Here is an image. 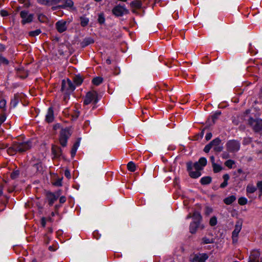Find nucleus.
I'll return each mask as SVG.
<instances>
[{"mask_svg":"<svg viewBox=\"0 0 262 262\" xmlns=\"http://www.w3.org/2000/svg\"><path fill=\"white\" fill-rule=\"evenodd\" d=\"M32 147L29 141L24 142H14L12 146L7 149V152L10 155H14L16 152L21 153L27 151Z\"/></svg>","mask_w":262,"mask_h":262,"instance_id":"f257e3e1","label":"nucleus"},{"mask_svg":"<svg viewBox=\"0 0 262 262\" xmlns=\"http://www.w3.org/2000/svg\"><path fill=\"white\" fill-rule=\"evenodd\" d=\"M72 132L69 128H62L60 132L59 142L62 147L67 146V140L71 136Z\"/></svg>","mask_w":262,"mask_h":262,"instance_id":"f03ea898","label":"nucleus"},{"mask_svg":"<svg viewBox=\"0 0 262 262\" xmlns=\"http://www.w3.org/2000/svg\"><path fill=\"white\" fill-rule=\"evenodd\" d=\"M129 12V10L126 8L124 5H121L120 4L115 6L112 9L113 14L117 17L128 14Z\"/></svg>","mask_w":262,"mask_h":262,"instance_id":"7ed1b4c3","label":"nucleus"},{"mask_svg":"<svg viewBox=\"0 0 262 262\" xmlns=\"http://www.w3.org/2000/svg\"><path fill=\"white\" fill-rule=\"evenodd\" d=\"M93 102L95 104L98 102L97 93L94 91L87 93L83 100V103L85 105H88Z\"/></svg>","mask_w":262,"mask_h":262,"instance_id":"20e7f679","label":"nucleus"},{"mask_svg":"<svg viewBox=\"0 0 262 262\" xmlns=\"http://www.w3.org/2000/svg\"><path fill=\"white\" fill-rule=\"evenodd\" d=\"M227 150L231 152L237 151L240 148V143L235 140H231L226 143Z\"/></svg>","mask_w":262,"mask_h":262,"instance_id":"39448f33","label":"nucleus"},{"mask_svg":"<svg viewBox=\"0 0 262 262\" xmlns=\"http://www.w3.org/2000/svg\"><path fill=\"white\" fill-rule=\"evenodd\" d=\"M248 123L255 132L262 130V120L250 118L248 120Z\"/></svg>","mask_w":262,"mask_h":262,"instance_id":"423d86ee","label":"nucleus"},{"mask_svg":"<svg viewBox=\"0 0 262 262\" xmlns=\"http://www.w3.org/2000/svg\"><path fill=\"white\" fill-rule=\"evenodd\" d=\"M20 16L21 18V23L23 25L30 23L33 21L34 15L33 14H29L27 10H23L20 12Z\"/></svg>","mask_w":262,"mask_h":262,"instance_id":"0eeeda50","label":"nucleus"},{"mask_svg":"<svg viewBox=\"0 0 262 262\" xmlns=\"http://www.w3.org/2000/svg\"><path fill=\"white\" fill-rule=\"evenodd\" d=\"M60 195L59 191L55 192H48L47 193V198L48 200L49 204L50 206H52L54 202L58 199Z\"/></svg>","mask_w":262,"mask_h":262,"instance_id":"6e6552de","label":"nucleus"},{"mask_svg":"<svg viewBox=\"0 0 262 262\" xmlns=\"http://www.w3.org/2000/svg\"><path fill=\"white\" fill-rule=\"evenodd\" d=\"M75 89V85L73 83L72 81L67 79L63 80L62 81L61 91H74Z\"/></svg>","mask_w":262,"mask_h":262,"instance_id":"1a4fd4ad","label":"nucleus"},{"mask_svg":"<svg viewBox=\"0 0 262 262\" xmlns=\"http://www.w3.org/2000/svg\"><path fill=\"white\" fill-rule=\"evenodd\" d=\"M70 23V21H67L63 20L58 21L55 25L57 31L59 33L64 32L67 29V25Z\"/></svg>","mask_w":262,"mask_h":262,"instance_id":"9d476101","label":"nucleus"},{"mask_svg":"<svg viewBox=\"0 0 262 262\" xmlns=\"http://www.w3.org/2000/svg\"><path fill=\"white\" fill-rule=\"evenodd\" d=\"M221 140L218 138H215L211 142L212 148L215 151L221 152L223 150V147L221 145Z\"/></svg>","mask_w":262,"mask_h":262,"instance_id":"9b49d317","label":"nucleus"},{"mask_svg":"<svg viewBox=\"0 0 262 262\" xmlns=\"http://www.w3.org/2000/svg\"><path fill=\"white\" fill-rule=\"evenodd\" d=\"M242 229V224L239 223H237L235 226L234 230L232 232V241L234 244L237 243L238 234Z\"/></svg>","mask_w":262,"mask_h":262,"instance_id":"f8f14e48","label":"nucleus"},{"mask_svg":"<svg viewBox=\"0 0 262 262\" xmlns=\"http://www.w3.org/2000/svg\"><path fill=\"white\" fill-rule=\"evenodd\" d=\"M208 256L206 253H201L195 255L192 260V262H206Z\"/></svg>","mask_w":262,"mask_h":262,"instance_id":"ddd939ff","label":"nucleus"},{"mask_svg":"<svg viewBox=\"0 0 262 262\" xmlns=\"http://www.w3.org/2000/svg\"><path fill=\"white\" fill-rule=\"evenodd\" d=\"M200 227L201 229L204 228V226L203 225H200V223L198 222H192L190 224L189 227L190 232L192 234L195 233L196 232L197 229Z\"/></svg>","mask_w":262,"mask_h":262,"instance_id":"4468645a","label":"nucleus"},{"mask_svg":"<svg viewBox=\"0 0 262 262\" xmlns=\"http://www.w3.org/2000/svg\"><path fill=\"white\" fill-rule=\"evenodd\" d=\"M59 3H62V5H58V7L61 8H72L74 5V3L72 0H59Z\"/></svg>","mask_w":262,"mask_h":262,"instance_id":"2eb2a0df","label":"nucleus"},{"mask_svg":"<svg viewBox=\"0 0 262 262\" xmlns=\"http://www.w3.org/2000/svg\"><path fill=\"white\" fill-rule=\"evenodd\" d=\"M52 152L55 158H58L61 156L62 150L59 147L53 145L52 147Z\"/></svg>","mask_w":262,"mask_h":262,"instance_id":"dca6fc26","label":"nucleus"},{"mask_svg":"<svg viewBox=\"0 0 262 262\" xmlns=\"http://www.w3.org/2000/svg\"><path fill=\"white\" fill-rule=\"evenodd\" d=\"M54 118V112L53 108L52 107H49L46 116V120L48 123H50L53 121Z\"/></svg>","mask_w":262,"mask_h":262,"instance_id":"f3484780","label":"nucleus"},{"mask_svg":"<svg viewBox=\"0 0 262 262\" xmlns=\"http://www.w3.org/2000/svg\"><path fill=\"white\" fill-rule=\"evenodd\" d=\"M59 0H37V2L41 4L47 6H51L59 3Z\"/></svg>","mask_w":262,"mask_h":262,"instance_id":"a211bd4d","label":"nucleus"},{"mask_svg":"<svg viewBox=\"0 0 262 262\" xmlns=\"http://www.w3.org/2000/svg\"><path fill=\"white\" fill-rule=\"evenodd\" d=\"M94 42V40L92 38H85L81 42V45L82 47H85Z\"/></svg>","mask_w":262,"mask_h":262,"instance_id":"6ab92c4d","label":"nucleus"},{"mask_svg":"<svg viewBox=\"0 0 262 262\" xmlns=\"http://www.w3.org/2000/svg\"><path fill=\"white\" fill-rule=\"evenodd\" d=\"M256 190V188L252 184H249L246 187V192L248 193H253Z\"/></svg>","mask_w":262,"mask_h":262,"instance_id":"aec40b11","label":"nucleus"},{"mask_svg":"<svg viewBox=\"0 0 262 262\" xmlns=\"http://www.w3.org/2000/svg\"><path fill=\"white\" fill-rule=\"evenodd\" d=\"M130 6L132 8L139 9L142 6V3L139 1H134L130 3Z\"/></svg>","mask_w":262,"mask_h":262,"instance_id":"412c9836","label":"nucleus"},{"mask_svg":"<svg viewBox=\"0 0 262 262\" xmlns=\"http://www.w3.org/2000/svg\"><path fill=\"white\" fill-rule=\"evenodd\" d=\"M212 179L210 177H204L201 179L200 183L202 185H207L211 183Z\"/></svg>","mask_w":262,"mask_h":262,"instance_id":"4be33fe9","label":"nucleus"},{"mask_svg":"<svg viewBox=\"0 0 262 262\" xmlns=\"http://www.w3.org/2000/svg\"><path fill=\"white\" fill-rule=\"evenodd\" d=\"M235 200L236 198L234 195H231L225 198L224 200V202L227 205H230L235 201Z\"/></svg>","mask_w":262,"mask_h":262,"instance_id":"5701e85b","label":"nucleus"},{"mask_svg":"<svg viewBox=\"0 0 262 262\" xmlns=\"http://www.w3.org/2000/svg\"><path fill=\"white\" fill-rule=\"evenodd\" d=\"M189 174L191 178H194V179L198 178L199 177H200L201 175V173L200 171L196 170H195V171H190Z\"/></svg>","mask_w":262,"mask_h":262,"instance_id":"b1692460","label":"nucleus"},{"mask_svg":"<svg viewBox=\"0 0 262 262\" xmlns=\"http://www.w3.org/2000/svg\"><path fill=\"white\" fill-rule=\"evenodd\" d=\"M192 217L194 220L193 222H198L199 223L202 220V216L199 212L195 211L192 215Z\"/></svg>","mask_w":262,"mask_h":262,"instance_id":"393cba45","label":"nucleus"},{"mask_svg":"<svg viewBox=\"0 0 262 262\" xmlns=\"http://www.w3.org/2000/svg\"><path fill=\"white\" fill-rule=\"evenodd\" d=\"M79 146V142H76L74 145L73 146V147L71 149V156L72 157H74L76 154V151L77 150L78 147Z\"/></svg>","mask_w":262,"mask_h":262,"instance_id":"a878e982","label":"nucleus"},{"mask_svg":"<svg viewBox=\"0 0 262 262\" xmlns=\"http://www.w3.org/2000/svg\"><path fill=\"white\" fill-rule=\"evenodd\" d=\"M127 167L128 170L130 171H132V172H134L136 170V165L132 161L129 162L127 164Z\"/></svg>","mask_w":262,"mask_h":262,"instance_id":"bb28decb","label":"nucleus"},{"mask_svg":"<svg viewBox=\"0 0 262 262\" xmlns=\"http://www.w3.org/2000/svg\"><path fill=\"white\" fill-rule=\"evenodd\" d=\"M102 78L100 77H96L93 79L92 82L94 85H98L102 82Z\"/></svg>","mask_w":262,"mask_h":262,"instance_id":"cd10ccee","label":"nucleus"},{"mask_svg":"<svg viewBox=\"0 0 262 262\" xmlns=\"http://www.w3.org/2000/svg\"><path fill=\"white\" fill-rule=\"evenodd\" d=\"M214 243V239L213 238H208L204 237L202 238V243L203 244H212Z\"/></svg>","mask_w":262,"mask_h":262,"instance_id":"c85d7f7f","label":"nucleus"},{"mask_svg":"<svg viewBox=\"0 0 262 262\" xmlns=\"http://www.w3.org/2000/svg\"><path fill=\"white\" fill-rule=\"evenodd\" d=\"M213 170L215 173L220 172L222 169V167L220 165H218L216 163H213L212 165Z\"/></svg>","mask_w":262,"mask_h":262,"instance_id":"c756f323","label":"nucleus"},{"mask_svg":"<svg viewBox=\"0 0 262 262\" xmlns=\"http://www.w3.org/2000/svg\"><path fill=\"white\" fill-rule=\"evenodd\" d=\"M74 82L76 85H79L82 82V79L79 76H76L74 78Z\"/></svg>","mask_w":262,"mask_h":262,"instance_id":"7c9ffc66","label":"nucleus"},{"mask_svg":"<svg viewBox=\"0 0 262 262\" xmlns=\"http://www.w3.org/2000/svg\"><path fill=\"white\" fill-rule=\"evenodd\" d=\"M89 22V20L88 18L84 17H80V24L82 27L86 26L88 25Z\"/></svg>","mask_w":262,"mask_h":262,"instance_id":"2f4dec72","label":"nucleus"},{"mask_svg":"<svg viewBox=\"0 0 262 262\" xmlns=\"http://www.w3.org/2000/svg\"><path fill=\"white\" fill-rule=\"evenodd\" d=\"M259 257V253L256 251H253L251 252V255L249 257V259H258Z\"/></svg>","mask_w":262,"mask_h":262,"instance_id":"473e14b6","label":"nucleus"},{"mask_svg":"<svg viewBox=\"0 0 262 262\" xmlns=\"http://www.w3.org/2000/svg\"><path fill=\"white\" fill-rule=\"evenodd\" d=\"M234 164L235 162L232 160H228L225 163V165L229 168H231Z\"/></svg>","mask_w":262,"mask_h":262,"instance_id":"72a5a7b5","label":"nucleus"},{"mask_svg":"<svg viewBox=\"0 0 262 262\" xmlns=\"http://www.w3.org/2000/svg\"><path fill=\"white\" fill-rule=\"evenodd\" d=\"M198 163H199V164L202 166V167L203 168L207 164V160L205 158H201L199 161H198Z\"/></svg>","mask_w":262,"mask_h":262,"instance_id":"f704fd0d","label":"nucleus"},{"mask_svg":"<svg viewBox=\"0 0 262 262\" xmlns=\"http://www.w3.org/2000/svg\"><path fill=\"white\" fill-rule=\"evenodd\" d=\"M238 202L241 205H244L247 203V199L244 197L239 198Z\"/></svg>","mask_w":262,"mask_h":262,"instance_id":"c9c22d12","label":"nucleus"},{"mask_svg":"<svg viewBox=\"0 0 262 262\" xmlns=\"http://www.w3.org/2000/svg\"><path fill=\"white\" fill-rule=\"evenodd\" d=\"M41 33V31L39 29H37L35 31H32L29 32V35L31 36H36L38 35Z\"/></svg>","mask_w":262,"mask_h":262,"instance_id":"e433bc0d","label":"nucleus"},{"mask_svg":"<svg viewBox=\"0 0 262 262\" xmlns=\"http://www.w3.org/2000/svg\"><path fill=\"white\" fill-rule=\"evenodd\" d=\"M217 224V219L215 216H213L210 219L209 224L211 226H214Z\"/></svg>","mask_w":262,"mask_h":262,"instance_id":"4c0bfd02","label":"nucleus"},{"mask_svg":"<svg viewBox=\"0 0 262 262\" xmlns=\"http://www.w3.org/2000/svg\"><path fill=\"white\" fill-rule=\"evenodd\" d=\"M98 21L100 24H102L105 21V18L104 15L102 13H100L98 15Z\"/></svg>","mask_w":262,"mask_h":262,"instance_id":"58836bf2","label":"nucleus"},{"mask_svg":"<svg viewBox=\"0 0 262 262\" xmlns=\"http://www.w3.org/2000/svg\"><path fill=\"white\" fill-rule=\"evenodd\" d=\"M38 19L40 22L44 23L46 21L47 18V17L43 14H40L38 16Z\"/></svg>","mask_w":262,"mask_h":262,"instance_id":"ea45409f","label":"nucleus"},{"mask_svg":"<svg viewBox=\"0 0 262 262\" xmlns=\"http://www.w3.org/2000/svg\"><path fill=\"white\" fill-rule=\"evenodd\" d=\"M256 186L260 192L259 196H260L262 195V181L257 182Z\"/></svg>","mask_w":262,"mask_h":262,"instance_id":"a19ab883","label":"nucleus"},{"mask_svg":"<svg viewBox=\"0 0 262 262\" xmlns=\"http://www.w3.org/2000/svg\"><path fill=\"white\" fill-rule=\"evenodd\" d=\"M193 166H194L195 169L196 170L200 171L201 170H202L203 169L202 166L199 164V163H198V162H195L193 164Z\"/></svg>","mask_w":262,"mask_h":262,"instance_id":"79ce46f5","label":"nucleus"},{"mask_svg":"<svg viewBox=\"0 0 262 262\" xmlns=\"http://www.w3.org/2000/svg\"><path fill=\"white\" fill-rule=\"evenodd\" d=\"M19 174V172L17 170L13 171L11 174V177L12 179H15L17 178L18 177Z\"/></svg>","mask_w":262,"mask_h":262,"instance_id":"37998d69","label":"nucleus"},{"mask_svg":"<svg viewBox=\"0 0 262 262\" xmlns=\"http://www.w3.org/2000/svg\"><path fill=\"white\" fill-rule=\"evenodd\" d=\"M212 146L211 143L210 142L209 144L206 145L205 146L204 149V151L205 152L207 153V152H208L209 151L210 149L212 148Z\"/></svg>","mask_w":262,"mask_h":262,"instance_id":"c03bdc74","label":"nucleus"},{"mask_svg":"<svg viewBox=\"0 0 262 262\" xmlns=\"http://www.w3.org/2000/svg\"><path fill=\"white\" fill-rule=\"evenodd\" d=\"M221 114V112L219 111L214 113L212 116L213 121H214L215 120L217 119V118L220 116Z\"/></svg>","mask_w":262,"mask_h":262,"instance_id":"a18cd8bd","label":"nucleus"},{"mask_svg":"<svg viewBox=\"0 0 262 262\" xmlns=\"http://www.w3.org/2000/svg\"><path fill=\"white\" fill-rule=\"evenodd\" d=\"M187 170L189 171H191L192 169V163L191 162H189L187 163Z\"/></svg>","mask_w":262,"mask_h":262,"instance_id":"49530a36","label":"nucleus"},{"mask_svg":"<svg viewBox=\"0 0 262 262\" xmlns=\"http://www.w3.org/2000/svg\"><path fill=\"white\" fill-rule=\"evenodd\" d=\"M1 62L5 63L6 64H8L9 63L8 60L6 58L1 56H0V62Z\"/></svg>","mask_w":262,"mask_h":262,"instance_id":"de8ad7c7","label":"nucleus"},{"mask_svg":"<svg viewBox=\"0 0 262 262\" xmlns=\"http://www.w3.org/2000/svg\"><path fill=\"white\" fill-rule=\"evenodd\" d=\"M6 104V102L5 100H1L0 101V108H3L5 107Z\"/></svg>","mask_w":262,"mask_h":262,"instance_id":"09e8293b","label":"nucleus"},{"mask_svg":"<svg viewBox=\"0 0 262 262\" xmlns=\"http://www.w3.org/2000/svg\"><path fill=\"white\" fill-rule=\"evenodd\" d=\"M21 3L24 4L25 5L28 7L30 5L29 0H18Z\"/></svg>","mask_w":262,"mask_h":262,"instance_id":"8fccbe9b","label":"nucleus"},{"mask_svg":"<svg viewBox=\"0 0 262 262\" xmlns=\"http://www.w3.org/2000/svg\"><path fill=\"white\" fill-rule=\"evenodd\" d=\"M8 145L4 143H0V149H4L8 147Z\"/></svg>","mask_w":262,"mask_h":262,"instance_id":"3c124183","label":"nucleus"},{"mask_svg":"<svg viewBox=\"0 0 262 262\" xmlns=\"http://www.w3.org/2000/svg\"><path fill=\"white\" fill-rule=\"evenodd\" d=\"M64 176L70 179L71 178L70 172L69 170L67 169L64 171Z\"/></svg>","mask_w":262,"mask_h":262,"instance_id":"603ef678","label":"nucleus"},{"mask_svg":"<svg viewBox=\"0 0 262 262\" xmlns=\"http://www.w3.org/2000/svg\"><path fill=\"white\" fill-rule=\"evenodd\" d=\"M41 226L43 227H45L46 226V219L45 217H42L41 219Z\"/></svg>","mask_w":262,"mask_h":262,"instance_id":"864d4df0","label":"nucleus"},{"mask_svg":"<svg viewBox=\"0 0 262 262\" xmlns=\"http://www.w3.org/2000/svg\"><path fill=\"white\" fill-rule=\"evenodd\" d=\"M66 201V198L64 196H60L59 202L60 203H64Z\"/></svg>","mask_w":262,"mask_h":262,"instance_id":"5fc2aeb1","label":"nucleus"},{"mask_svg":"<svg viewBox=\"0 0 262 262\" xmlns=\"http://www.w3.org/2000/svg\"><path fill=\"white\" fill-rule=\"evenodd\" d=\"M79 115V112H76L74 113V115H72V117L73 118V119H76Z\"/></svg>","mask_w":262,"mask_h":262,"instance_id":"6e6d98bb","label":"nucleus"},{"mask_svg":"<svg viewBox=\"0 0 262 262\" xmlns=\"http://www.w3.org/2000/svg\"><path fill=\"white\" fill-rule=\"evenodd\" d=\"M211 137H212V134L211 133H207L205 137L206 139L207 140H210L211 138Z\"/></svg>","mask_w":262,"mask_h":262,"instance_id":"4d7b16f0","label":"nucleus"},{"mask_svg":"<svg viewBox=\"0 0 262 262\" xmlns=\"http://www.w3.org/2000/svg\"><path fill=\"white\" fill-rule=\"evenodd\" d=\"M224 181L228 182L229 179V176L228 174H225L223 176Z\"/></svg>","mask_w":262,"mask_h":262,"instance_id":"13d9d810","label":"nucleus"},{"mask_svg":"<svg viewBox=\"0 0 262 262\" xmlns=\"http://www.w3.org/2000/svg\"><path fill=\"white\" fill-rule=\"evenodd\" d=\"M228 185V182L224 181V182L221 184V188H225Z\"/></svg>","mask_w":262,"mask_h":262,"instance_id":"bf43d9fd","label":"nucleus"},{"mask_svg":"<svg viewBox=\"0 0 262 262\" xmlns=\"http://www.w3.org/2000/svg\"><path fill=\"white\" fill-rule=\"evenodd\" d=\"M1 14L3 16H5L8 15V13L6 11L2 10L1 11Z\"/></svg>","mask_w":262,"mask_h":262,"instance_id":"052dcab7","label":"nucleus"},{"mask_svg":"<svg viewBox=\"0 0 262 262\" xmlns=\"http://www.w3.org/2000/svg\"><path fill=\"white\" fill-rule=\"evenodd\" d=\"M222 157L224 159H227L228 158V154H226V153H223L222 154Z\"/></svg>","mask_w":262,"mask_h":262,"instance_id":"680f3d73","label":"nucleus"},{"mask_svg":"<svg viewBox=\"0 0 262 262\" xmlns=\"http://www.w3.org/2000/svg\"><path fill=\"white\" fill-rule=\"evenodd\" d=\"M54 185L56 186H61V181H58L56 182L55 183Z\"/></svg>","mask_w":262,"mask_h":262,"instance_id":"e2e57ef3","label":"nucleus"},{"mask_svg":"<svg viewBox=\"0 0 262 262\" xmlns=\"http://www.w3.org/2000/svg\"><path fill=\"white\" fill-rule=\"evenodd\" d=\"M5 50V47L2 44L0 43V52H2Z\"/></svg>","mask_w":262,"mask_h":262,"instance_id":"0e129e2a","label":"nucleus"},{"mask_svg":"<svg viewBox=\"0 0 262 262\" xmlns=\"http://www.w3.org/2000/svg\"><path fill=\"white\" fill-rule=\"evenodd\" d=\"M210 159H211V163H212V165L213 164V163H215V159H214V157L213 156H211L210 157Z\"/></svg>","mask_w":262,"mask_h":262,"instance_id":"69168bd1","label":"nucleus"},{"mask_svg":"<svg viewBox=\"0 0 262 262\" xmlns=\"http://www.w3.org/2000/svg\"><path fill=\"white\" fill-rule=\"evenodd\" d=\"M249 262H259L258 259H249Z\"/></svg>","mask_w":262,"mask_h":262,"instance_id":"338daca9","label":"nucleus"},{"mask_svg":"<svg viewBox=\"0 0 262 262\" xmlns=\"http://www.w3.org/2000/svg\"><path fill=\"white\" fill-rule=\"evenodd\" d=\"M212 212V209H210V208H207V214H209V213L211 212Z\"/></svg>","mask_w":262,"mask_h":262,"instance_id":"774afa93","label":"nucleus"}]
</instances>
